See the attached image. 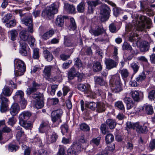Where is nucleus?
I'll return each mask as SVG.
<instances>
[{
	"label": "nucleus",
	"instance_id": "nucleus-1",
	"mask_svg": "<svg viewBox=\"0 0 155 155\" xmlns=\"http://www.w3.org/2000/svg\"><path fill=\"white\" fill-rule=\"evenodd\" d=\"M22 23L27 26V31L22 30L19 33V35L21 38L20 41H22L23 43H25L27 41L31 45L33 46L35 39L29 34V32L32 33L34 31L33 25L32 23V19L30 16H26L21 20Z\"/></svg>",
	"mask_w": 155,
	"mask_h": 155
},
{
	"label": "nucleus",
	"instance_id": "nucleus-2",
	"mask_svg": "<svg viewBox=\"0 0 155 155\" xmlns=\"http://www.w3.org/2000/svg\"><path fill=\"white\" fill-rule=\"evenodd\" d=\"M40 86L39 84L33 81L31 85L29 87L26 91L27 94L30 95L33 94L32 97L37 100L35 105L36 107L38 108H40L44 106L43 94L37 91L40 88Z\"/></svg>",
	"mask_w": 155,
	"mask_h": 155
},
{
	"label": "nucleus",
	"instance_id": "nucleus-3",
	"mask_svg": "<svg viewBox=\"0 0 155 155\" xmlns=\"http://www.w3.org/2000/svg\"><path fill=\"white\" fill-rule=\"evenodd\" d=\"M137 29L138 31H142L147 28H150L151 27V20L149 18L144 16H141L136 21Z\"/></svg>",
	"mask_w": 155,
	"mask_h": 155
},
{
	"label": "nucleus",
	"instance_id": "nucleus-4",
	"mask_svg": "<svg viewBox=\"0 0 155 155\" xmlns=\"http://www.w3.org/2000/svg\"><path fill=\"white\" fill-rule=\"evenodd\" d=\"M110 86L112 91L115 93H117L123 90L122 84L119 77L114 76L110 80Z\"/></svg>",
	"mask_w": 155,
	"mask_h": 155
},
{
	"label": "nucleus",
	"instance_id": "nucleus-5",
	"mask_svg": "<svg viewBox=\"0 0 155 155\" xmlns=\"http://www.w3.org/2000/svg\"><path fill=\"white\" fill-rule=\"evenodd\" d=\"M15 68L14 74L16 76L22 75L26 70V66L24 62L19 59H15L14 61Z\"/></svg>",
	"mask_w": 155,
	"mask_h": 155
},
{
	"label": "nucleus",
	"instance_id": "nucleus-6",
	"mask_svg": "<svg viewBox=\"0 0 155 155\" xmlns=\"http://www.w3.org/2000/svg\"><path fill=\"white\" fill-rule=\"evenodd\" d=\"M58 11L57 5L53 3L43 11L42 16L45 17L50 18L54 14H56Z\"/></svg>",
	"mask_w": 155,
	"mask_h": 155
},
{
	"label": "nucleus",
	"instance_id": "nucleus-7",
	"mask_svg": "<svg viewBox=\"0 0 155 155\" xmlns=\"http://www.w3.org/2000/svg\"><path fill=\"white\" fill-rule=\"evenodd\" d=\"M63 111L61 109H59L55 110L51 113V120L53 123L57 122L58 125L61 122V117L62 116Z\"/></svg>",
	"mask_w": 155,
	"mask_h": 155
},
{
	"label": "nucleus",
	"instance_id": "nucleus-8",
	"mask_svg": "<svg viewBox=\"0 0 155 155\" xmlns=\"http://www.w3.org/2000/svg\"><path fill=\"white\" fill-rule=\"evenodd\" d=\"M111 10L110 8L106 4H103L100 7V14L102 15V17L104 18L106 21L108 20L110 16Z\"/></svg>",
	"mask_w": 155,
	"mask_h": 155
},
{
	"label": "nucleus",
	"instance_id": "nucleus-9",
	"mask_svg": "<svg viewBox=\"0 0 155 155\" xmlns=\"http://www.w3.org/2000/svg\"><path fill=\"white\" fill-rule=\"evenodd\" d=\"M153 43V41L149 38V41H143L141 42L140 45V51L142 52H145L148 51L150 48V44Z\"/></svg>",
	"mask_w": 155,
	"mask_h": 155
},
{
	"label": "nucleus",
	"instance_id": "nucleus-10",
	"mask_svg": "<svg viewBox=\"0 0 155 155\" xmlns=\"http://www.w3.org/2000/svg\"><path fill=\"white\" fill-rule=\"evenodd\" d=\"M101 2L99 0L95 1H89L87 2L88 5L87 12L91 14L94 12V8L98 5L101 3Z\"/></svg>",
	"mask_w": 155,
	"mask_h": 155
},
{
	"label": "nucleus",
	"instance_id": "nucleus-11",
	"mask_svg": "<svg viewBox=\"0 0 155 155\" xmlns=\"http://www.w3.org/2000/svg\"><path fill=\"white\" fill-rule=\"evenodd\" d=\"M78 89L81 91L84 92L85 93H89L91 92L92 95H87V97H90L91 98L94 97L95 94L93 93H92L90 91V86L86 85L83 84H79L77 85Z\"/></svg>",
	"mask_w": 155,
	"mask_h": 155
},
{
	"label": "nucleus",
	"instance_id": "nucleus-12",
	"mask_svg": "<svg viewBox=\"0 0 155 155\" xmlns=\"http://www.w3.org/2000/svg\"><path fill=\"white\" fill-rule=\"evenodd\" d=\"M106 68L108 70L117 67L118 63L117 61H115L111 59H106L105 61Z\"/></svg>",
	"mask_w": 155,
	"mask_h": 155
},
{
	"label": "nucleus",
	"instance_id": "nucleus-13",
	"mask_svg": "<svg viewBox=\"0 0 155 155\" xmlns=\"http://www.w3.org/2000/svg\"><path fill=\"white\" fill-rule=\"evenodd\" d=\"M105 2L114 7L113 8L114 15L116 17H117L120 13L121 9L117 7L116 5L111 1L109 0H104Z\"/></svg>",
	"mask_w": 155,
	"mask_h": 155
},
{
	"label": "nucleus",
	"instance_id": "nucleus-14",
	"mask_svg": "<svg viewBox=\"0 0 155 155\" xmlns=\"http://www.w3.org/2000/svg\"><path fill=\"white\" fill-rule=\"evenodd\" d=\"M52 68V66H45L43 70V77L47 80H48L51 78V71Z\"/></svg>",
	"mask_w": 155,
	"mask_h": 155
},
{
	"label": "nucleus",
	"instance_id": "nucleus-15",
	"mask_svg": "<svg viewBox=\"0 0 155 155\" xmlns=\"http://www.w3.org/2000/svg\"><path fill=\"white\" fill-rule=\"evenodd\" d=\"M20 106L17 103L13 104L9 109L10 112L13 116H15L20 111Z\"/></svg>",
	"mask_w": 155,
	"mask_h": 155
},
{
	"label": "nucleus",
	"instance_id": "nucleus-16",
	"mask_svg": "<svg viewBox=\"0 0 155 155\" xmlns=\"http://www.w3.org/2000/svg\"><path fill=\"white\" fill-rule=\"evenodd\" d=\"M31 115V113L29 111H23L19 116V121H27L30 118Z\"/></svg>",
	"mask_w": 155,
	"mask_h": 155
},
{
	"label": "nucleus",
	"instance_id": "nucleus-17",
	"mask_svg": "<svg viewBox=\"0 0 155 155\" xmlns=\"http://www.w3.org/2000/svg\"><path fill=\"white\" fill-rule=\"evenodd\" d=\"M104 31V30L102 26H98L97 29H91L89 30L90 32L93 35L97 36L100 35Z\"/></svg>",
	"mask_w": 155,
	"mask_h": 155
},
{
	"label": "nucleus",
	"instance_id": "nucleus-18",
	"mask_svg": "<svg viewBox=\"0 0 155 155\" xmlns=\"http://www.w3.org/2000/svg\"><path fill=\"white\" fill-rule=\"evenodd\" d=\"M135 127V129L136 130L137 132L139 133H145L147 132L148 130L147 126L140 125L138 123H136Z\"/></svg>",
	"mask_w": 155,
	"mask_h": 155
},
{
	"label": "nucleus",
	"instance_id": "nucleus-19",
	"mask_svg": "<svg viewBox=\"0 0 155 155\" xmlns=\"http://www.w3.org/2000/svg\"><path fill=\"white\" fill-rule=\"evenodd\" d=\"M123 101L126 104L127 110H130L133 107L134 103L130 98L125 97L123 99Z\"/></svg>",
	"mask_w": 155,
	"mask_h": 155
},
{
	"label": "nucleus",
	"instance_id": "nucleus-20",
	"mask_svg": "<svg viewBox=\"0 0 155 155\" xmlns=\"http://www.w3.org/2000/svg\"><path fill=\"white\" fill-rule=\"evenodd\" d=\"M22 41H19L21 49L19 51L20 53L22 55L26 56L27 54V51L26 50L27 44L26 43H23Z\"/></svg>",
	"mask_w": 155,
	"mask_h": 155
},
{
	"label": "nucleus",
	"instance_id": "nucleus-21",
	"mask_svg": "<svg viewBox=\"0 0 155 155\" xmlns=\"http://www.w3.org/2000/svg\"><path fill=\"white\" fill-rule=\"evenodd\" d=\"M13 92V90L9 87L8 86L5 85L2 90V94L6 97L10 96Z\"/></svg>",
	"mask_w": 155,
	"mask_h": 155
},
{
	"label": "nucleus",
	"instance_id": "nucleus-22",
	"mask_svg": "<svg viewBox=\"0 0 155 155\" xmlns=\"http://www.w3.org/2000/svg\"><path fill=\"white\" fill-rule=\"evenodd\" d=\"M64 17L61 15H58L57 16L55 21L56 25L59 27H62L64 25Z\"/></svg>",
	"mask_w": 155,
	"mask_h": 155
},
{
	"label": "nucleus",
	"instance_id": "nucleus-23",
	"mask_svg": "<svg viewBox=\"0 0 155 155\" xmlns=\"http://www.w3.org/2000/svg\"><path fill=\"white\" fill-rule=\"evenodd\" d=\"M64 10L69 13H75V8L72 5L66 4L64 5Z\"/></svg>",
	"mask_w": 155,
	"mask_h": 155
},
{
	"label": "nucleus",
	"instance_id": "nucleus-24",
	"mask_svg": "<svg viewBox=\"0 0 155 155\" xmlns=\"http://www.w3.org/2000/svg\"><path fill=\"white\" fill-rule=\"evenodd\" d=\"M106 125L111 130L114 129L117 124L115 121L112 119H107L106 122Z\"/></svg>",
	"mask_w": 155,
	"mask_h": 155
},
{
	"label": "nucleus",
	"instance_id": "nucleus-25",
	"mask_svg": "<svg viewBox=\"0 0 155 155\" xmlns=\"http://www.w3.org/2000/svg\"><path fill=\"white\" fill-rule=\"evenodd\" d=\"M119 72L122 79L124 81L126 80L129 76L130 73L127 69L123 68L122 69H120Z\"/></svg>",
	"mask_w": 155,
	"mask_h": 155
},
{
	"label": "nucleus",
	"instance_id": "nucleus-26",
	"mask_svg": "<svg viewBox=\"0 0 155 155\" xmlns=\"http://www.w3.org/2000/svg\"><path fill=\"white\" fill-rule=\"evenodd\" d=\"M54 34V30L51 29L44 33L41 36V38L44 40H47L52 37Z\"/></svg>",
	"mask_w": 155,
	"mask_h": 155
},
{
	"label": "nucleus",
	"instance_id": "nucleus-27",
	"mask_svg": "<svg viewBox=\"0 0 155 155\" xmlns=\"http://www.w3.org/2000/svg\"><path fill=\"white\" fill-rule=\"evenodd\" d=\"M77 75V71L74 67L71 68L68 72V78L70 80H72Z\"/></svg>",
	"mask_w": 155,
	"mask_h": 155
},
{
	"label": "nucleus",
	"instance_id": "nucleus-28",
	"mask_svg": "<svg viewBox=\"0 0 155 155\" xmlns=\"http://www.w3.org/2000/svg\"><path fill=\"white\" fill-rule=\"evenodd\" d=\"M93 68L94 72H98L102 70V67L101 63L97 61L94 64L93 66Z\"/></svg>",
	"mask_w": 155,
	"mask_h": 155
},
{
	"label": "nucleus",
	"instance_id": "nucleus-29",
	"mask_svg": "<svg viewBox=\"0 0 155 155\" xmlns=\"http://www.w3.org/2000/svg\"><path fill=\"white\" fill-rule=\"evenodd\" d=\"M130 94L131 96L134 101H138L140 100L139 97V91H132Z\"/></svg>",
	"mask_w": 155,
	"mask_h": 155
},
{
	"label": "nucleus",
	"instance_id": "nucleus-30",
	"mask_svg": "<svg viewBox=\"0 0 155 155\" xmlns=\"http://www.w3.org/2000/svg\"><path fill=\"white\" fill-rule=\"evenodd\" d=\"M130 65L133 70L134 74H135L138 71L140 68L139 64L138 62H133Z\"/></svg>",
	"mask_w": 155,
	"mask_h": 155
},
{
	"label": "nucleus",
	"instance_id": "nucleus-31",
	"mask_svg": "<svg viewBox=\"0 0 155 155\" xmlns=\"http://www.w3.org/2000/svg\"><path fill=\"white\" fill-rule=\"evenodd\" d=\"M96 111L99 113L102 112L105 110V105L102 103H97Z\"/></svg>",
	"mask_w": 155,
	"mask_h": 155
},
{
	"label": "nucleus",
	"instance_id": "nucleus-32",
	"mask_svg": "<svg viewBox=\"0 0 155 155\" xmlns=\"http://www.w3.org/2000/svg\"><path fill=\"white\" fill-rule=\"evenodd\" d=\"M143 109L146 113L149 115L152 114L153 113V109L152 107L150 105H144Z\"/></svg>",
	"mask_w": 155,
	"mask_h": 155
},
{
	"label": "nucleus",
	"instance_id": "nucleus-33",
	"mask_svg": "<svg viewBox=\"0 0 155 155\" xmlns=\"http://www.w3.org/2000/svg\"><path fill=\"white\" fill-rule=\"evenodd\" d=\"M77 10L80 13H83L85 9V4L84 1H82L77 6Z\"/></svg>",
	"mask_w": 155,
	"mask_h": 155
},
{
	"label": "nucleus",
	"instance_id": "nucleus-34",
	"mask_svg": "<svg viewBox=\"0 0 155 155\" xmlns=\"http://www.w3.org/2000/svg\"><path fill=\"white\" fill-rule=\"evenodd\" d=\"M81 51L85 55L91 56L92 54V51L91 48L89 47L83 48L81 49Z\"/></svg>",
	"mask_w": 155,
	"mask_h": 155
},
{
	"label": "nucleus",
	"instance_id": "nucleus-35",
	"mask_svg": "<svg viewBox=\"0 0 155 155\" xmlns=\"http://www.w3.org/2000/svg\"><path fill=\"white\" fill-rule=\"evenodd\" d=\"M115 106L118 109L122 110L125 111V107L124 105L121 101H118L115 103Z\"/></svg>",
	"mask_w": 155,
	"mask_h": 155
},
{
	"label": "nucleus",
	"instance_id": "nucleus-36",
	"mask_svg": "<svg viewBox=\"0 0 155 155\" xmlns=\"http://www.w3.org/2000/svg\"><path fill=\"white\" fill-rule=\"evenodd\" d=\"M81 144L79 141V140H76L73 143L71 147L76 150H79L80 149Z\"/></svg>",
	"mask_w": 155,
	"mask_h": 155
},
{
	"label": "nucleus",
	"instance_id": "nucleus-37",
	"mask_svg": "<svg viewBox=\"0 0 155 155\" xmlns=\"http://www.w3.org/2000/svg\"><path fill=\"white\" fill-rule=\"evenodd\" d=\"M11 40L14 41L16 40L18 33L16 30H12L9 32Z\"/></svg>",
	"mask_w": 155,
	"mask_h": 155
},
{
	"label": "nucleus",
	"instance_id": "nucleus-38",
	"mask_svg": "<svg viewBox=\"0 0 155 155\" xmlns=\"http://www.w3.org/2000/svg\"><path fill=\"white\" fill-rule=\"evenodd\" d=\"M11 131V129L9 127L5 126L3 128L2 130H0V143H2L1 141L2 139V132L9 133Z\"/></svg>",
	"mask_w": 155,
	"mask_h": 155
},
{
	"label": "nucleus",
	"instance_id": "nucleus-39",
	"mask_svg": "<svg viewBox=\"0 0 155 155\" xmlns=\"http://www.w3.org/2000/svg\"><path fill=\"white\" fill-rule=\"evenodd\" d=\"M146 78L145 74L144 72L141 73L136 78V81L141 82L144 81Z\"/></svg>",
	"mask_w": 155,
	"mask_h": 155
},
{
	"label": "nucleus",
	"instance_id": "nucleus-40",
	"mask_svg": "<svg viewBox=\"0 0 155 155\" xmlns=\"http://www.w3.org/2000/svg\"><path fill=\"white\" fill-rule=\"evenodd\" d=\"M97 104L95 103L91 102H87L85 104V105L86 107H88L92 110H94L97 106Z\"/></svg>",
	"mask_w": 155,
	"mask_h": 155
},
{
	"label": "nucleus",
	"instance_id": "nucleus-41",
	"mask_svg": "<svg viewBox=\"0 0 155 155\" xmlns=\"http://www.w3.org/2000/svg\"><path fill=\"white\" fill-rule=\"evenodd\" d=\"M18 149V147L16 145L10 143L8 145V150L11 152H16Z\"/></svg>",
	"mask_w": 155,
	"mask_h": 155
},
{
	"label": "nucleus",
	"instance_id": "nucleus-42",
	"mask_svg": "<svg viewBox=\"0 0 155 155\" xmlns=\"http://www.w3.org/2000/svg\"><path fill=\"white\" fill-rule=\"evenodd\" d=\"M96 84L103 86L105 84V81L102 78L100 77H96L94 78Z\"/></svg>",
	"mask_w": 155,
	"mask_h": 155
},
{
	"label": "nucleus",
	"instance_id": "nucleus-43",
	"mask_svg": "<svg viewBox=\"0 0 155 155\" xmlns=\"http://www.w3.org/2000/svg\"><path fill=\"white\" fill-rule=\"evenodd\" d=\"M58 138V135L55 133H53L51 135L49 140L48 143H53L55 142Z\"/></svg>",
	"mask_w": 155,
	"mask_h": 155
},
{
	"label": "nucleus",
	"instance_id": "nucleus-44",
	"mask_svg": "<svg viewBox=\"0 0 155 155\" xmlns=\"http://www.w3.org/2000/svg\"><path fill=\"white\" fill-rule=\"evenodd\" d=\"M45 57L47 61H51L53 58V56L52 54L49 51H46L44 54Z\"/></svg>",
	"mask_w": 155,
	"mask_h": 155
},
{
	"label": "nucleus",
	"instance_id": "nucleus-45",
	"mask_svg": "<svg viewBox=\"0 0 155 155\" xmlns=\"http://www.w3.org/2000/svg\"><path fill=\"white\" fill-rule=\"evenodd\" d=\"M114 140L113 135L111 134H107L106 136V142L107 143H110L112 142Z\"/></svg>",
	"mask_w": 155,
	"mask_h": 155
},
{
	"label": "nucleus",
	"instance_id": "nucleus-46",
	"mask_svg": "<svg viewBox=\"0 0 155 155\" xmlns=\"http://www.w3.org/2000/svg\"><path fill=\"white\" fill-rule=\"evenodd\" d=\"M70 22V24L68 27V28L70 30H74L76 28V25L74 20L73 18H71Z\"/></svg>",
	"mask_w": 155,
	"mask_h": 155
},
{
	"label": "nucleus",
	"instance_id": "nucleus-47",
	"mask_svg": "<svg viewBox=\"0 0 155 155\" xmlns=\"http://www.w3.org/2000/svg\"><path fill=\"white\" fill-rule=\"evenodd\" d=\"M19 124L21 126L27 129L31 126V123L28 122L27 121H19Z\"/></svg>",
	"mask_w": 155,
	"mask_h": 155
},
{
	"label": "nucleus",
	"instance_id": "nucleus-48",
	"mask_svg": "<svg viewBox=\"0 0 155 155\" xmlns=\"http://www.w3.org/2000/svg\"><path fill=\"white\" fill-rule=\"evenodd\" d=\"M15 98L19 99V100L21 99L24 97V92L21 90L17 91L15 93Z\"/></svg>",
	"mask_w": 155,
	"mask_h": 155
},
{
	"label": "nucleus",
	"instance_id": "nucleus-49",
	"mask_svg": "<svg viewBox=\"0 0 155 155\" xmlns=\"http://www.w3.org/2000/svg\"><path fill=\"white\" fill-rule=\"evenodd\" d=\"M61 131L63 135L67 133L68 130V126L67 124H64L61 127Z\"/></svg>",
	"mask_w": 155,
	"mask_h": 155
},
{
	"label": "nucleus",
	"instance_id": "nucleus-50",
	"mask_svg": "<svg viewBox=\"0 0 155 155\" xmlns=\"http://www.w3.org/2000/svg\"><path fill=\"white\" fill-rule=\"evenodd\" d=\"M32 57L34 59H38L39 58V54L38 49L36 48L33 49Z\"/></svg>",
	"mask_w": 155,
	"mask_h": 155
},
{
	"label": "nucleus",
	"instance_id": "nucleus-51",
	"mask_svg": "<svg viewBox=\"0 0 155 155\" xmlns=\"http://www.w3.org/2000/svg\"><path fill=\"white\" fill-rule=\"evenodd\" d=\"M22 148L23 150H24V155H30L31 152V150L30 148L28 147L25 145H22Z\"/></svg>",
	"mask_w": 155,
	"mask_h": 155
},
{
	"label": "nucleus",
	"instance_id": "nucleus-52",
	"mask_svg": "<svg viewBox=\"0 0 155 155\" xmlns=\"http://www.w3.org/2000/svg\"><path fill=\"white\" fill-rule=\"evenodd\" d=\"M24 137V133L23 131H18L17 132L16 134V138L19 141L21 139L22 140L23 138L22 137L23 136Z\"/></svg>",
	"mask_w": 155,
	"mask_h": 155
},
{
	"label": "nucleus",
	"instance_id": "nucleus-53",
	"mask_svg": "<svg viewBox=\"0 0 155 155\" xmlns=\"http://www.w3.org/2000/svg\"><path fill=\"white\" fill-rule=\"evenodd\" d=\"M107 125L103 124H102L101 126L100 129L101 132L104 134H105L108 132L107 128Z\"/></svg>",
	"mask_w": 155,
	"mask_h": 155
},
{
	"label": "nucleus",
	"instance_id": "nucleus-54",
	"mask_svg": "<svg viewBox=\"0 0 155 155\" xmlns=\"http://www.w3.org/2000/svg\"><path fill=\"white\" fill-rule=\"evenodd\" d=\"M75 64L78 67V68H82V63L81 60L79 58H75Z\"/></svg>",
	"mask_w": 155,
	"mask_h": 155
},
{
	"label": "nucleus",
	"instance_id": "nucleus-55",
	"mask_svg": "<svg viewBox=\"0 0 155 155\" xmlns=\"http://www.w3.org/2000/svg\"><path fill=\"white\" fill-rule=\"evenodd\" d=\"M122 49L123 50L131 51L132 48L130 45L127 42H124L122 45Z\"/></svg>",
	"mask_w": 155,
	"mask_h": 155
},
{
	"label": "nucleus",
	"instance_id": "nucleus-56",
	"mask_svg": "<svg viewBox=\"0 0 155 155\" xmlns=\"http://www.w3.org/2000/svg\"><path fill=\"white\" fill-rule=\"evenodd\" d=\"M80 129L84 131H87L90 130L89 126L86 124L83 123L80 126Z\"/></svg>",
	"mask_w": 155,
	"mask_h": 155
},
{
	"label": "nucleus",
	"instance_id": "nucleus-57",
	"mask_svg": "<svg viewBox=\"0 0 155 155\" xmlns=\"http://www.w3.org/2000/svg\"><path fill=\"white\" fill-rule=\"evenodd\" d=\"M20 103L21 105V106L22 108L25 107L27 104V101L23 97L21 99L19 100Z\"/></svg>",
	"mask_w": 155,
	"mask_h": 155
},
{
	"label": "nucleus",
	"instance_id": "nucleus-58",
	"mask_svg": "<svg viewBox=\"0 0 155 155\" xmlns=\"http://www.w3.org/2000/svg\"><path fill=\"white\" fill-rule=\"evenodd\" d=\"M57 155H66L65 149L64 147L62 146H60Z\"/></svg>",
	"mask_w": 155,
	"mask_h": 155
},
{
	"label": "nucleus",
	"instance_id": "nucleus-59",
	"mask_svg": "<svg viewBox=\"0 0 155 155\" xmlns=\"http://www.w3.org/2000/svg\"><path fill=\"white\" fill-rule=\"evenodd\" d=\"M16 120L15 118L13 117H12L9 118L8 121V125L12 126H13L15 124Z\"/></svg>",
	"mask_w": 155,
	"mask_h": 155
},
{
	"label": "nucleus",
	"instance_id": "nucleus-60",
	"mask_svg": "<svg viewBox=\"0 0 155 155\" xmlns=\"http://www.w3.org/2000/svg\"><path fill=\"white\" fill-rule=\"evenodd\" d=\"M136 123H133L131 122H127L126 124L127 127L129 129H135V125Z\"/></svg>",
	"mask_w": 155,
	"mask_h": 155
},
{
	"label": "nucleus",
	"instance_id": "nucleus-61",
	"mask_svg": "<svg viewBox=\"0 0 155 155\" xmlns=\"http://www.w3.org/2000/svg\"><path fill=\"white\" fill-rule=\"evenodd\" d=\"M16 25V21L15 20L10 21L8 23L5 24L6 26L8 28H11L15 26Z\"/></svg>",
	"mask_w": 155,
	"mask_h": 155
},
{
	"label": "nucleus",
	"instance_id": "nucleus-62",
	"mask_svg": "<svg viewBox=\"0 0 155 155\" xmlns=\"http://www.w3.org/2000/svg\"><path fill=\"white\" fill-rule=\"evenodd\" d=\"M109 28L110 31L112 33H115L117 31L116 26L113 23H111L110 25Z\"/></svg>",
	"mask_w": 155,
	"mask_h": 155
},
{
	"label": "nucleus",
	"instance_id": "nucleus-63",
	"mask_svg": "<svg viewBox=\"0 0 155 155\" xmlns=\"http://www.w3.org/2000/svg\"><path fill=\"white\" fill-rule=\"evenodd\" d=\"M148 97L150 99L154 100L155 98V91L153 90H151L149 93Z\"/></svg>",
	"mask_w": 155,
	"mask_h": 155
},
{
	"label": "nucleus",
	"instance_id": "nucleus-64",
	"mask_svg": "<svg viewBox=\"0 0 155 155\" xmlns=\"http://www.w3.org/2000/svg\"><path fill=\"white\" fill-rule=\"evenodd\" d=\"M76 151L75 150L71 147L69 148L67 150L68 155H75L76 154Z\"/></svg>",
	"mask_w": 155,
	"mask_h": 155
}]
</instances>
